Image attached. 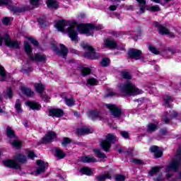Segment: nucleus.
Listing matches in <instances>:
<instances>
[{
	"label": "nucleus",
	"instance_id": "1",
	"mask_svg": "<svg viewBox=\"0 0 181 181\" xmlns=\"http://www.w3.org/2000/svg\"><path fill=\"white\" fill-rule=\"evenodd\" d=\"M55 28L59 32H67L71 40L77 43L78 40L77 39V29L79 33H85L86 36H91L93 33L91 30H101L104 29L103 25H94L93 24H81L78 27L76 25L71 24V22L65 20H59L55 23Z\"/></svg>",
	"mask_w": 181,
	"mask_h": 181
},
{
	"label": "nucleus",
	"instance_id": "2",
	"mask_svg": "<svg viewBox=\"0 0 181 181\" xmlns=\"http://www.w3.org/2000/svg\"><path fill=\"white\" fill-rule=\"evenodd\" d=\"M119 91L122 95H125L126 97L138 95L143 93L142 90L136 88V86L131 82L121 84L119 86Z\"/></svg>",
	"mask_w": 181,
	"mask_h": 181
},
{
	"label": "nucleus",
	"instance_id": "3",
	"mask_svg": "<svg viewBox=\"0 0 181 181\" xmlns=\"http://www.w3.org/2000/svg\"><path fill=\"white\" fill-rule=\"evenodd\" d=\"M180 160H181V150L178 149L177 151L176 154L173 156V160L170 163V164L167 166L165 170L166 172H170V170H173V172H177L179 169V166H180Z\"/></svg>",
	"mask_w": 181,
	"mask_h": 181
},
{
	"label": "nucleus",
	"instance_id": "4",
	"mask_svg": "<svg viewBox=\"0 0 181 181\" xmlns=\"http://www.w3.org/2000/svg\"><path fill=\"white\" fill-rule=\"evenodd\" d=\"M117 142V137L112 134H108L105 140L100 141V146L105 151V152H110L111 148V144H115Z\"/></svg>",
	"mask_w": 181,
	"mask_h": 181
},
{
	"label": "nucleus",
	"instance_id": "5",
	"mask_svg": "<svg viewBox=\"0 0 181 181\" xmlns=\"http://www.w3.org/2000/svg\"><path fill=\"white\" fill-rule=\"evenodd\" d=\"M5 43L8 47H12L13 49H19V42L11 40V37L8 34H6L4 37L0 35V46H2V43Z\"/></svg>",
	"mask_w": 181,
	"mask_h": 181
},
{
	"label": "nucleus",
	"instance_id": "6",
	"mask_svg": "<svg viewBox=\"0 0 181 181\" xmlns=\"http://www.w3.org/2000/svg\"><path fill=\"white\" fill-rule=\"evenodd\" d=\"M81 47L84 50H86V53L83 54L84 57L86 59H90L91 60H94L95 59H98V55L94 51L93 47L90 46L88 44H82Z\"/></svg>",
	"mask_w": 181,
	"mask_h": 181
},
{
	"label": "nucleus",
	"instance_id": "7",
	"mask_svg": "<svg viewBox=\"0 0 181 181\" xmlns=\"http://www.w3.org/2000/svg\"><path fill=\"white\" fill-rule=\"evenodd\" d=\"M105 47H108L109 49H117L118 50H125V46L118 45L117 42L114 40L106 39L104 40V44L103 46V49Z\"/></svg>",
	"mask_w": 181,
	"mask_h": 181
},
{
	"label": "nucleus",
	"instance_id": "8",
	"mask_svg": "<svg viewBox=\"0 0 181 181\" xmlns=\"http://www.w3.org/2000/svg\"><path fill=\"white\" fill-rule=\"evenodd\" d=\"M106 108L110 110L111 115L115 118H119V116L122 115V110L115 105L107 104L106 105Z\"/></svg>",
	"mask_w": 181,
	"mask_h": 181
},
{
	"label": "nucleus",
	"instance_id": "9",
	"mask_svg": "<svg viewBox=\"0 0 181 181\" xmlns=\"http://www.w3.org/2000/svg\"><path fill=\"white\" fill-rule=\"evenodd\" d=\"M52 49L60 57L64 58L67 56V53H69V50H67V48H66V47L63 44H60V50H59L57 47L53 44L52 45Z\"/></svg>",
	"mask_w": 181,
	"mask_h": 181
},
{
	"label": "nucleus",
	"instance_id": "10",
	"mask_svg": "<svg viewBox=\"0 0 181 181\" xmlns=\"http://www.w3.org/2000/svg\"><path fill=\"white\" fill-rule=\"evenodd\" d=\"M48 164L45 163L43 160H37V170L35 173V176L40 175V173H45V170L47 169Z\"/></svg>",
	"mask_w": 181,
	"mask_h": 181
},
{
	"label": "nucleus",
	"instance_id": "11",
	"mask_svg": "<svg viewBox=\"0 0 181 181\" xmlns=\"http://www.w3.org/2000/svg\"><path fill=\"white\" fill-rule=\"evenodd\" d=\"M154 25L156 26V28H157L158 33H160V35H169L173 37H175V35H173V34L170 33L169 29L166 28L165 25H160L158 22L154 23Z\"/></svg>",
	"mask_w": 181,
	"mask_h": 181
},
{
	"label": "nucleus",
	"instance_id": "12",
	"mask_svg": "<svg viewBox=\"0 0 181 181\" xmlns=\"http://www.w3.org/2000/svg\"><path fill=\"white\" fill-rule=\"evenodd\" d=\"M142 52L139 49H132L129 51L128 55L131 59H135L139 60L141 59V54Z\"/></svg>",
	"mask_w": 181,
	"mask_h": 181
},
{
	"label": "nucleus",
	"instance_id": "13",
	"mask_svg": "<svg viewBox=\"0 0 181 181\" xmlns=\"http://www.w3.org/2000/svg\"><path fill=\"white\" fill-rule=\"evenodd\" d=\"M54 138H56V133L54 132H49L42 138V144H49V142H52Z\"/></svg>",
	"mask_w": 181,
	"mask_h": 181
},
{
	"label": "nucleus",
	"instance_id": "14",
	"mask_svg": "<svg viewBox=\"0 0 181 181\" xmlns=\"http://www.w3.org/2000/svg\"><path fill=\"white\" fill-rule=\"evenodd\" d=\"M49 115L50 117H56L60 118L64 115V112L62 109H52L49 110Z\"/></svg>",
	"mask_w": 181,
	"mask_h": 181
},
{
	"label": "nucleus",
	"instance_id": "15",
	"mask_svg": "<svg viewBox=\"0 0 181 181\" xmlns=\"http://www.w3.org/2000/svg\"><path fill=\"white\" fill-rule=\"evenodd\" d=\"M4 166L11 168V169H21V165L13 160H8L4 162Z\"/></svg>",
	"mask_w": 181,
	"mask_h": 181
},
{
	"label": "nucleus",
	"instance_id": "16",
	"mask_svg": "<svg viewBox=\"0 0 181 181\" xmlns=\"http://www.w3.org/2000/svg\"><path fill=\"white\" fill-rule=\"evenodd\" d=\"M29 59L30 60H33V62H46V55L42 54H35V56L30 55Z\"/></svg>",
	"mask_w": 181,
	"mask_h": 181
},
{
	"label": "nucleus",
	"instance_id": "17",
	"mask_svg": "<svg viewBox=\"0 0 181 181\" xmlns=\"http://www.w3.org/2000/svg\"><path fill=\"white\" fill-rule=\"evenodd\" d=\"M150 151L155 153L154 156L156 158H161L162 155H163V153L159 151V148L157 146H151Z\"/></svg>",
	"mask_w": 181,
	"mask_h": 181
},
{
	"label": "nucleus",
	"instance_id": "18",
	"mask_svg": "<svg viewBox=\"0 0 181 181\" xmlns=\"http://www.w3.org/2000/svg\"><path fill=\"white\" fill-rule=\"evenodd\" d=\"M25 105L29 107L30 110H39L40 108H42V106L40 105L37 103H33L30 101L25 102Z\"/></svg>",
	"mask_w": 181,
	"mask_h": 181
},
{
	"label": "nucleus",
	"instance_id": "19",
	"mask_svg": "<svg viewBox=\"0 0 181 181\" xmlns=\"http://www.w3.org/2000/svg\"><path fill=\"white\" fill-rule=\"evenodd\" d=\"M92 132H91V130L86 126L77 129V134H78V135H86L87 134H91Z\"/></svg>",
	"mask_w": 181,
	"mask_h": 181
},
{
	"label": "nucleus",
	"instance_id": "20",
	"mask_svg": "<svg viewBox=\"0 0 181 181\" xmlns=\"http://www.w3.org/2000/svg\"><path fill=\"white\" fill-rule=\"evenodd\" d=\"M107 179H111V174L110 173H105L96 176L97 181H105Z\"/></svg>",
	"mask_w": 181,
	"mask_h": 181
},
{
	"label": "nucleus",
	"instance_id": "21",
	"mask_svg": "<svg viewBox=\"0 0 181 181\" xmlns=\"http://www.w3.org/2000/svg\"><path fill=\"white\" fill-rule=\"evenodd\" d=\"M81 162H83V163H90L91 162H97V158L91 156H84L82 157L81 159Z\"/></svg>",
	"mask_w": 181,
	"mask_h": 181
},
{
	"label": "nucleus",
	"instance_id": "22",
	"mask_svg": "<svg viewBox=\"0 0 181 181\" xmlns=\"http://www.w3.org/2000/svg\"><path fill=\"white\" fill-rule=\"evenodd\" d=\"M47 5L48 8H50L51 9H57V8H59V3L53 0H48L47 1Z\"/></svg>",
	"mask_w": 181,
	"mask_h": 181
},
{
	"label": "nucleus",
	"instance_id": "23",
	"mask_svg": "<svg viewBox=\"0 0 181 181\" xmlns=\"http://www.w3.org/2000/svg\"><path fill=\"white\" fill-rule=\"evenodd\" d=\"M21 91L24 93L25 95H28V97H33V95H35V93H33L30 88H26L25 86L21 88Z\"/></svg>",
	"mask_w": 181,
	"mask_h": 181
},
{
	"label": "nucleus",
	"instance_id": "24",
	"mask_svg": "<svg viewBox=\"0 0 181 181\" xmlns=\"http://www.w3.org/2000/svg\"><path fill=\"white\" fill-rule=\"evenodd\" d=\"M55 156L58 159H64V158H66V153H64V152H63V151L62 149L56 148L55 149Z\"/></svg>",
	"mask_w": 181,
	"mask_h": 181
},
{
	"label": "nucleus",
	"instance_id": "25",
	"mask_svg": "<svg viewBox=\"0 0 181 181\" xmlns=\"http://www.w3.org/2000/svg\"><path fill=\"white\" fill-rule=\"evenodd\" d=\"M93 152L97 158H99L100 159H105V158H107V156H105V153L98 148H94Z\"/></svg>",
	"mask_w": 181,
	"mask_h": 181
},
{
	"label": "nucleus",
	"instance_id": "26",
	"mask_svg": "<svg viewBox=\"0 0 181 181\" xmlns=\"http://www.w3.org/2000/svg\"><path fill=\"white\" fill-rule=\"evenodd\" d=\"M6 132L7 134L8 138H9L10 139L16 138V136L15 135V132H13V130H12L11 127H7L6 129Z\"/></svg>",
	"mask_w": 181,
	"mask_h": 181
},
{
	"label": "nucleus",
	"instance_id": "27",
	"mask_svg": "<svg viewBox=\"0 0 181 181\" xmlns=\"http://www.w3.org/2000/svg\"><path fill=\"white\" fill-rule=\"evenodd\" d=\"M80 173L83 175H86L87 176H91L93 175V171L91 168H88L87 167H83L81 169Z\"/></svg>",
	"mask_w": 181,
	"mask_h": 181
},
{
	"label": "nucleus",
	"instance_id": "28",
	"mask_svg": "<svg viewBox=\"0 0 181 181\" xmlns=\"http://www.w3.org/2000/svg\"><path fill=\"white\" fill-rule=\"evenodd\" d=\"M15 160L17 162H20V163H24V162H26V156L22 154H16Z\"/></svg>",
	"mask_w": 181,
	"mask_h": 181
},
{
	"label": "nucleus",
	"instance_id": "29",
	"mask_svg": "<svg viewBox=\"0 0 181 181\" xmlns=\"http://www.w3.org/2000/svg\"><path fill=\"white\" fill-rule=\"evenodd\" d=\"M173 101V99L172 98V96L169 95H166L164 98V103L165 107H170V103H172Z\"/></svg>",
	"mask_w": 181,
	"mask_h": 181
},
{
	"label": "nucleus",
	"instance_id": "30",
	"mask_svg": "<svg viewBox=\"0 0 181 181\" xmlns=\"http://www.w3.org/2000/svg\"><path fill=\"white\" fill-rule=\"evenodd\" d=\"M35 88L37 91H38L40 94L45 91V86L42 83H35L34 85Z\"/></svg>",
	"mask_w": 181,
	"mask_h": 181
},
{
	"label": "nucleus",
	"instance_id": "31",
	"mask_svg": "<svg viewBox=\"0 0 181 181\" xmlns=\"http://www.w3.org/2000/svg\"><path fill=\"white\" fill-rule=\"evenodd\" d=\"M100 115V113L98 111L96 110H90L88 112V117L89 118H91L92 119H94V118H97Z\"/></svg>",
	"mask_w": 181,
	"mask_h": 181
},
{
	"label": "nucleus",
	"instance_id": "32",
	"mask_svg": "<svg viewBox=\"0 0 181 181\" xmlns=\"http://www.w3.org/2000/svg\"><path fill=\"white\" fill-rule=\"evenodd\" d=\"M0 81H5V78L6 77V74L5 73V69L0 66Z\"/></svg>",
	"mask_w": 181,
	"mask_h": 181
},
{
	"label": "nucleus",
	"instance_id": "33",
	"mask_svg": "<svg viewBox=\"0 0 181 181\" xmlns=\"http://www.w3.org/2000/svg\"><path fill=\"white\" fill-rule=\"evenodd\" d=\"M158 129V126L155 124H148V129L147 132H153L154 131H156Z\"/></svg>",
	"mask_w": 181,
	"mask_h": 181
},
{
	"label": "nucleus",
	"instance_id": "34",
	"mask_svg": "<svg viewBox=\"0 0 181 181\" xmlns=\"http://www.w3.org/2000/svg\"><path fill=\"white\" fill-rule=\"evenodd\" d=\"M24 47H25V52L27 53V54H28V57L29 56H32V54H30L32 53V47H30L29 44L25 43Z\"/></svg>",
	"mask_w": 181,
	"mask_h": 181
},
{
	"label": "nucleus",
	"instance_id": "35",
	"mask_svg": "<svg viewBox=\"0 0 181 181\" xmlns=\"http://www.w3.org/2000/svg\"><path fill=\"white\" fill-rule=\"evenodd\" d=\"M148 49L150 50V52H151V53H153V54H159V50H158V49H156V47L149 45H148Z\"/></svg>",
	"mask_w": 181,
	"mask_h": 181
},
{
	"label": "nucleus",
	"instance_id": "36",
	"mask_svg": "<svg viewBox=\"0 0 181 181\" xmlns=\"http://www.w3.org/2000/svg\"><path fill=\"white\" fill-rule=\"evenodd\" d=\"M65 104H66L68 107H73V105H74V100H73V98H65Z\"/></svg>",
	"mask_w": 181,
	"mask_h": 181
},
{
	"label": "nucleus",
	"instance_id": "37",
	"mask_svg": "<svg viewBox=\"0 0 181 181\" xmlns=\"http://www.w3.org/2000/svg\"><path fill=\"white\" fill-rule=\"evenodd\" d=\"M12 146H14V148H21V146H22V143L18 141V140H14L12 143H11Z\"/></svg>",
	"mask_w": 181,
	"mask_h": 181
},
{
	"label": "nucleus",
	"instance_id": "38",
	"mask_svg": "<svg viewBox=\"0 0 181 181\" xmlns=\"http://www.w3.org/2000/svg\"><path fill=\"white\" fill-rule=\"evenodd\" d=\"M122 77L123 78H126L127 80H131L132 78V76H131V74H129V72H127V71H123L122 73Z\"/></svg>",
	"mask_w": 181,
	"mask_h": 181
},
{
	"label": "nucleus",
	"instance_id": "39",
	"mask_svg": "<svg viewBox=\"0 0 181 181\" xmlns=\"http://www.w3.org/2000/svg\"><path fill=\"white\" fill-rule=\"evenodd\" d=\"M97 83H98V81L94 78H90L87 81V83L89 84V86H96Z\"/></svg>",
	"mask_w": 181,
	"mask_h": 181
},
{
	"label": "nucleus",
	"instance_id": "40",
	"mask_svg": "<svg viewBox=\"0 0 181 181\" xmlns=\"http://www.w3.org/2000/svg\"><path fill=\"white\" fill-rule=\"evenodd\" d=\"M100 64H101V66H103V67H107V66H109V64H110V59L104 58L102 60Z\"/></svg>",
	"mask_w": 181,
	"mask_h": 181
},
{
	"label": "nucleus",
	"instance_id": "41",
	"mask_svg": "<svg viewBox=\"0 0 181 181\" xmlns=\"http://www.w3.org/2000/svg\"><path fill=\"white\" fill-rule=\"evenodd\" d=\"M160 168V167H154L151 169V170L148 173V174L150 175V176H152L153 175H155L156 173H158V172H159Z\"/></svg>",
	"mask_w": 181,
	"mask_h": 181
},
{
	"label": "nucleus",
	"instance_id": "42",
	"mask_svg": "<svg viewBox=\"0 0 181 181\" xmlns=\"http://www.w3.org/2000/svg\"><path fill=\"white\" fill-rule=\"evenodd\" d=\"M70 142H71V140L69 138L65 137L62 142V146H67Z\"/></svg>",
	"mask_w": 181,
	"mask_h": 181
},
{
	"label": "nucleus",
	"instance_id": "43",
	"mask_svg": "<svg viewBox=\"0 0 181 181\" xmlns=\"http://www.w3.org/2000/svg\"><path fill=\"white\" fill-rule=\"evenodd\" d=\"M11 4H12L11 0H0V6L11 5Z\"/></svg>",
	"mask_w": 181,
	"mask_h": 181
},
{
	"label": "nucleus",
	"instance_id": "44",
	"mask_svg": "<svg viewBox=\"0 0 181 181\" xmlns=\"http://www.w3.org/2000/svg\"><path fill=\"white\" fill-rule=\"evenodd\" d=\"M153 2H155L156 4H161V5H165V4H168V2H170V1L172 0H151Z\"/></svg>",
	"mask_w": 181,
	"mask_h": 181
},
{
	"label": "nucleus",
	"instance_id": "45",
	"mask_svg": "<svg viewBox=\"0 0 181 181\" xmlns=\"http://www.w3.org/2000/svg\"><path fill=\"white\" fill-rule=\"evenodd\" d=\"M149 11H151V12H158V11H160V8L158 6H151L148 7Z\"/></svg>",
	"mask_w": 181,
	"mask_h": 181
},
{
	"label": "nucleus",
	"instance_id": "46",
	"mask_svg": "<svg viewBox=\"0 0 181 181\" xmlns=\"http://www.w3.org/2000/svg\"><path fill=\"white\" fill-rule=\"evenodd\" d=\"M90 73H91V70L90 69V68H83L82 69L83 76H88Z\"/></svg>",
	"mask_w": 181,
	"mask_h": 181
},
{
	"label": "nucleus",
	"instance_id": "47",
	"mask_svg": "<svg viewBox=\"0 0 181 181\" xmlns=\"http://www.w3.org/2000/svg\"><path fill=\"white\" fill-rule=\"evenodd\" d=\"M16 110L18 111V112H22V108L21 107V102L19 100H16Z\"/></svg>",
	"mask_w": 181,
	"mask_h": 181
},
{
	"label": "nucleus",
	"instance_id": "48",
	"mask_svg": "<svg viewBox=\"0 0 181 181\" xmlns=\"http://www.w3.org/2000/svg\"><path fill=\"white\" fill-rule=\"evenodd\" d=\"M12 21V18L4 17L3 18L2 22L4 25H9V22Z\"/></svg>",
	"mask_w": 181,
	"mask_h": 181
},
{
	"label": "nucleus",
	"instance_id": "49",
	"mask_svg": "<svg viewBox=\"0 0 181 181\" xmlns=\"http://www.w3.org/2000/svg\"><path fill=\"white\" fill-rule=\"evenodd\" d=\"M169 113L165 112V114L163 116L162 119L165 124H168L169 122Z\"/></svg>",
	"mask_w": 181,
	"mask_h": 181
},
{
	"label": "nucleus",
	"instance_id": "50",
	"mask_svg": "<svg viewBox=\"0 0 181 181\" xmlns=\"http://www.w3.org/2000/svg\"><path fill=\"white\" fill-rule=\"evenodd\" d=\"M126 177L122 175H117L115 176V180L117 181H124L125 180Z\"/></svg>",
	"mask_w": 181,
	"mask_h": 181
},
{
	"label": "nucleus",
	"instance_id": "51",
	"mask_svg": "<svg viewBox=\"0 0 181 181\" xmlns=\"http://www.w3.org/2000/svg\"><path fill=\"white\" fill-rule=\"evenodd\" d=\"M42 100L45 103H49L50 101V98L47 95H42Z\"/></svg>",
	"mask_w": 181,
	"mask_h": 181
},
{
	"label": "nucleus",
	"instance_id": "52",
	"mask_svg": "<svg viewBox=\"0 0 181 181\" xmlns=\"http://www.w3.org/2000/svg\"><path fill=\"white\" fill-rule=\"evenodd\" d=\"M120 134L123 138H125L126 139L129 138V134H128V132H121Z\"/></svg>",
	"mask_w": 181,
	"mask_h": 181
},
{
	"label": "nucleus",
	"instance_id": "53",
	"mask_svg": "<svg viewBox=\"0 0 181 181\" xmlns=\"http://www.w3.org/2000/svg\"><path fill=\"white\" fill-rule=\"evenodd\" d=\"M136 1L139 4L140 6H145V5H146V0H136Z\"/></svg>",
	"mask_w": 181,
	"mask_h": 181
},
{
	"label": "nucleus",
	"instance_id": "54",
	"mask_svg": "<svg viewBox=\"0 0 181 181\" xmlns=\"http://www.w3.org/2000/svg\"><path fill=\"white\" fill-rule=\"evenodd\" d=\"M30 40L31 43L34 45V46H39V42L36 40H34L33 38H30Z\"/></svg>",
	"mask_w": 181,
	"mask_h": 181
},
{
	"label": "nucleus",
	"instance_id": "55",
	"mask_svg": "<svg viewBox=\"0 0 181 181\" xmlns=\"http://www.w3.org/2000/svg\"><path fill=\"white\" fill-rule=\"evenodd\" d=\"M7 95L8 98H12V89H11V88L7 89Z\"/></svg>",
	"mask_w": 181,
	"mask_h": 181
},
{
	"label": "nucleus",
	"instance_id": "56",
	"mask_svg": "<svg viewBox=\"0 0 181 181\" xmlns=\"http://www.w3.org/2000/svg\"><path fill=\"white\" fill-rule=\"evenodd\" d=\"M28 156V158H30V159H33L35 156V153L33 151H29Z\"/></svg>",
	"mask_w": 181,
	"mask_h": 181
},
{
	"label": "nucleus",
	"instance_id": "57",
	"mask_svg": "<svg viewBox=\"0 0 181 181\" xmlns=\"http://www.w3.org/2000/svg\"><path fill=\"white\" fill-rule=\"evenodd\" d=\"M146 9V5L145 6H141L139 8V13H144Z\"/></svg>",
	"mask_w": 181,
	"mask_h": 181
},
{
	"label": "nucleus",
	"instance_id": "58",
	"mask_svg": "<svg viewBox=\"0 0 181 181\" xmlns=\"http://www.w3.org/2000/svg\"><path fill=\"white\" fill-rule=\"evenodd\" d=\"M31 5H39V0H30Z\"/></svg>",
	"mask_w": 181,
	"mask_h": 181
},
{
	"label": "nucleus",
	"instance_id": "59",
	"mask_svg": "<svg viewBox=\"0 0 181 181\" xmlns=\"http://www.w3.org/2000/svg\"><path fill=\"white\" fill-rule=\"evenodd\" d=\"M178 114L177 112H173V115H170V118H175V117H177Z\"/></svg>",
	"mask_w": 181,
	"mask_h": 181
},
{
	"label": "nucleus",
	"instance_id": "60",
	"mask_svg": "<svg viewBox=\"0 0 181 181\" xmlns=\"http://www.w3.org/2000/svg\"><path fill=\"white\" fill-rule=\"evenodd\" d=\"M110 11H116L117 10V6H110L109 7Z\"/></svg>",
	"mask_w": 181,
	"mask_h": 181
},
{
	"label": "nucleus",
	"instance_id": "61",
	"mask_svg": "<svg viewBox=\"0 0 181 181\" xmlns=\"http://www.w3.org/2000/svg\"><path fill=\"white\" fill-rule=\"evenodd\" d=\"M134 163H136L137 165H141L142 163V161L141 160H133Z\"/></svg>",
	"mask_w": 181,
	"mask_h": 181
},
{
	"label": "nucleus",
	"instance_id": "62",
	"mask_svg": "<svg viewBox=\"0 0 181 181\" xmlns=\"http://www.w3.org/2000/svg\"><path fill=\"white\" fill-rule=\"evenodd\" d=\"M172 176H173V174H170V173L166 174V177H167L168 179H169L170 177H172Z\"/></svg>",
	"mask_w": 181,
	"mask_h": 181
},
{
	"label": "nucleus",
	"instance_id": "63",
	"mask_svg": "<svg viewBox=\"0 0 181 181\" xmlns=\"http://www.w3.org/2000/svg\"><path fill=\"white\" fill-rule=\"evenodd\" d=\"M74 115H75V117H80V113H78V112H74Z\"/></svg>",
	"mask_w": 181,
	"mask_h": 181
},
{
	"label": "nucleus",
	"instance_id": "64",
	"mask_svg": "<svg viewBox=\"0 0 181 181\" xmlns=\"http://www.w3.org/2000/svg\"><path fill=\"white\" fill-rule=\"evenodd\" d=\"M107 95H108V97H110V96H111V95H115V93L111 92V93H108Z\"/></svg>",
	"mask_w": 181,
	"mask_h": 181
}]
</instances>
